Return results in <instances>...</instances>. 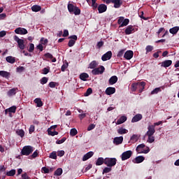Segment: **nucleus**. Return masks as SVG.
Wrapping results in <instances>:
<instances>
[{"label":"nucleus","mask_w":179,"mask_h":179,"mask_svg":"<svg viewBox=\"0 0 179 179\" xmlns=\"http://www.w3.org/2000/svg\"><path fill=\"white\" fill-rule=\"evenodd\" d=\"M68 10L70 13H74L76 16H78L80 14V10L76 6H74L73 3L68 4Z\"/></svg>","instance_id":"nucleus-1"},{"label":"nucleus","mask_w":179,"mask_h":179,"mask_svg":"<svg viewBox=\"0 0 179 179\" xmlns=\"http://www.w3.org/2000/svg\"><path fill=\"white\" fill-rule=\"evenodd\" d=\"M34 151V148L31 145H25L23 147L21 155L22 156H29V155H31L33 152Z\"/></svg>","instance_id":"nucleus-2"},{"label":"nucleus","mask_w":179,"mask_h":179,"mask_svg":"<svg viewBox=\"0 0 179 179\" xmlns=\"http://www.w3.org/2000/svg\"><path fill=\"white\" fill-rule=\"evenodd\" d=\"M105 164L107 167H114L117 164V159L115 158H105Z\"/></svg>","instance_id":"nucleus-3"},{"label":"nucleus","mask_w":179,"mask_h":179,"mask_svg":"<svg viewBox=\"0 0 179 179\" xmlns=\"http://www.w3.org/2000/svg\"><path fill=\"white\" fill-rule=\"evenodd\" d=\"M145 146V145L144 143L138 145L136 148L137 153H149V152H150V149L149 148V147H146V150H143Z\"/></svg>","instance_id":"nucleus-4"},{"label":"nucleus","mask_w":179,"mask_h":179,"mask_svg":"<svg viewBox=\"0 0 179 179\" xmlns=\"http://www.w3.org/2000/svg\"><path fill=\"white\" fill-rule=\"evenodd\" d=\"M106 71V68L104 66H100V67L95 68L92 71V75H103L104 71Z\"/></svg>","instance_id":"nucleus-5"},{"label":"nucleus","mask_w":179,"mask_h":179,"mask_svg":"<svg viewBox=\"0 0 179 179\" xmlns=\"http://www.w3.org/2000/svg\"><path fill=\"white\" fill-rule=\"evenodd\" d=\"M69 38H70V40L69 41L68 46L73 47L76 43V41L78 40V36L76 35H72L70 36Z\"/></svg>","instance_id":"nucleus-6"},{"label":"nucleus","mask_w":179,"mask_h":179,"mask_svg":"<svg viewBox=\"0 0 179 179\" xmlns=\"http://www.w3.org/2000/svg\"><path fill=\"white\" fill-rule=\"evenodd\" d=\"M131 156H132V152L131 150L124 152L121 156L122 162L128 160V159H129Z\"/></svg>","instance_id":"nucleus-7"},{"label":"nucleus","mask_w":179,"mask_h":179,"mask_svg":"<svg viewBox=\"0 0 179 179\" xmlns=\"http://www.w3.org/2000/svg\"><path fill=\"white\" fill-rule=\"evenodd\" d=\"M108 3H114V8H121L122 1L121 0H108Z\"/></svg>","instance_id":"nucleus-8"},{"label":"nucleus","mask_w":179,"mask_h":179,"mask_svg":"<svg viewBox=\"0 0 179 179\" xmlns=\"http://www.w3.org/2000/svg\"><path fill=\"white\" fill-rule=\"evenodd\" d=\"M148 131L146 132L145 135L147 136H153L155 135V132H156V130L155 129V126L150 125L148 127Z\"/></svg>","instance_id":"nucleus-9"},{"label":"nucleus","mask_w":179,"mask_h":179,"mask_svg":"<svg viewBox=\"0 0 179 179\" xmlns=\"http://www.w3.org/2000/svg\"><path fill=\"white\" fill-rule=\"evenodd\" d=\"M15 33H16V34L24 35L27 34L29 31H27V29L25 28L18 27L15 29Z\"/></svg>","instance_id":"nucleus-10"},{"label":"nucleus","mask_w":179,"mask_h":179,"mask_svg":"<svg viewBox=\"0 0 179 179\" xmlns=\"http://www.w3.org/2000/svg\"><path fill=\"white\" fill-rule=\"evenodd\" d=\"M111 57H113V52L108 51L101 57V59L102 61H108V59H111Z\"/></svg>","instance_id":"nucleus-11"},{"label":"nucleus","mask_w":179,"mask_h":179,"mask_svg":"<svg viewBox=\"0 0 179 179\" xmlns=\"http://www.w3.org/2000/svg\"><path fill=\"white\" fill-rule=\"evenodd\" d=\"M133 57L134 51L132 50H127L124 55V58L127 60L132 59Z\"/></svg>","instance_id":"nucleus-12"},{"label":"nucleus","mask_w":179,"mask_h":179,"mask_svg":"<svg viewBox=\"0 0 179 179\" xmlns=\"http://www.w3.org/2000/svg\"><path fill=\"white\" fill-rule=\"evenodd\" d=\"M165 31V32H164ZM161 33H164L163 35H162V38L163 37H166V36H169V31L166 30L164 28V27H161L159 28V29L158 30V31L157 32V34L158 35V37L160 38V34Z\"/></svg>","instance_id":"nucleus-13"},{"label":"nucleus","mask_w":179,"mask_h":179,"mask_svg":"<svg viewBox=\"0 0 179 179\" xmlns=\"http://www.w3.org/2000/svg\"><path fill=\"white\" fill-rule=\"evenodd\" d=\"M99 13H104L107 11V6L104 3L99 4L98 6Z\"/></svg>","instance_id":"nucleus-14"},{"label":"nucleus","mask_w":179,"mask_h":179,"mask_svg":"<svg viewBox=\"0 0 179 179\" xmlns=\"http://www.w3.org/2000/svg\"><path fill=\"white\" fill-rule=\"evenodd\" d=\"M145 86H146V83L142 81L141 83H137V87L139 90V93H142L145 90Z\"/></svg>","instance_id":"nucleus-15"},{"label":"nucleus","mask_w":179,"mask_h":179,"mask_svg":"<svg viewBox=\"0 0 179 179\" xmlns=\"http://www.w3.org/2000/svg\"><path fill=\"white\" fill-rule=\"evenodd\" d=\"M105 93L107 94V96H111V94H114V93H115V87H108L106 88Z\"/></svg>","instance_id":"nucleus-16"},{"label":"nucleus","mask_w":179,"mask_h":179,"mask_svg":"<svg viewBox=\"0 0 179 179\" xmlns=\"http://www.w3.org/2000/svg\"><path fill=\"white\" fill-rule=\"evenodd\" d=\"M123 141H124V137L122 136L115 137L113 139V143L115 145H121V143H122Z\"/></svg>","instance_id":"nucleus-17"},{"label":"nucleus","mask_w":179,"mask_h":179,"mask_svg":"<svg viewBox=\"0 0 179 179\" xmlns=\"http://www.w3.org/2000/svg\"><path fill=\"white\" fill-rule=\"evenodd\" d=\"M93 155H94V152L90 151L87 153H86L83 157V162H86V160H89L90 157H92Z\"/></svg>","instance_id":"nucleus-18"},{"label":"nucleus","mask_w":179,"mask_h":179,"mask_svg":"<svg viewBox=\"0 0 179 179\" xmlns=\"http://www.w3.org/2000/svg\"><path fill=\"white\" fill-rule=\"evenodd\" d=\"M145 160V157L143 156L136 157L134 159H133V163L136 164H139V163H142Z\"/></svg>","instance_id":"nucleus-19"},{"label":"nucleus","mask_w":179,"mask_h":179,"mask_svg":"<svg viewBox=\"0 0 179 179\" xmlns=\"http://www.w3.org/2000/svg\"><path fill=\"white\" fill-rule=\"evenodd\" d=\"M171 64H173V61L165 60L161 63V66L163 68H169V66H171Z\"/></svg>","instance_id":"nucleus-20"},{"label":"nucleus","mask_w":179,"mask_h":179,"mask_svg":"<svg viewBox=\"0 0 179 179\" xmlns=\"http://www.w3.org/2000/svg\"><path fill=\"white\" fill-rule=\"evenodd\" d=\"M0 76L5 78V79H9V78H10V73L5 71H0Z\"/></svg>","instance_id":"nucleus-21"},{"label":"nucleus","mask_w":179,"mask_h":179,"mask_svg":"<svg viewBox=\"0 0 179 179\" xmlns=\"http://www.w3.org/2000/svg\"><path fill=\"white\" fill-rule=\"evenodd\" d=\"M134 30H135L134 27L132 25H129L124 30V33L127 35L132 34V31H134Z\"/></svg>","instance_id":"nucleus-22"},{"label":"nucleus","mask_w":179,"mask_h":179,"mask_svg":"<svg viewBox=\"0 0 179 179\" xmlns=\"http://www.w3.org/2000/svg\"><path fill=\"white\" fill-rule=\"evenodd\" d=\"M142 118V114H136L134 117H133L131 122H138V121H141Z\"/></svg>","instance_id":"nucleus-23"},{"label":"nucleus","mask_w":179,"mask_h":179,"mask_svg":"<svg viewBox=\"0 0 179 179\" xmlns=\"http://www.w3.org/2000/svg\"><path fill=\"white\" fill-rule=\"evenodd\" d=\"M17 45L20 50H24V41L23 39H17Z\"/></svg>","instance_id":"nucleus-24"},{"label":"nucleus","mask_w":179,"mask_h":179,"mask_svg":"<svg viewBox=\"0 0 179 179\" xmlns=\"http://www.w3.org/2000/svg\"><path fill=\"white\" fill-rule=\"evenodd\" d=\"M116 82H118V77L117 76H113L109 79V85H115Z\"/></svg>","instance_id":"nucleus-25"},{"label":"nucleus","mask_w":179,"mask_h":179,"mask_svg":"<svg viewBox=\"0 0 179 179\" xmlns=\"http://www.w3.org/2000/svg\"><path fill=\"white\" fill-rule=\"evenodd\" d=\"M127 121L126 116H121L116 122L117 125H121V124H124Z\"/></svg>","instance_id":"nucleus-26"},{"label":"nucleus","mask_w":179,"mask_h":179,"mask_svg":"<svg viewBox=\"0 0 179 179\" xmlns=\"http://www.w3.org/2000/svg\"><path fill=\"white\" fill-rule=\"evenodd\" d=\"M97 65H99V62H97L96 60H94L90 63L89 68L90 69H95L97 68Z\"/></svg>","instance_id":"nucleus-27"},{"label":"nucleus","mask_w":179,"mask_h":179,"mask_svg":"<svg viewBox=\"0 0 179 179\" xmlns=\"http://www.w3.org/2000/svg\"><path fill=\"white\" fill-rule=\"evenodd\" d=\"M106 159L103 157H99L96 162V166H101L102 164H105Z\"/></svg>","instance_id":"nucleus-28"},{"label":"nucleus","mask_w":179,"mask_h":179,"mask_svg":"<svg viewBox=\"0 0 179 179\" xmlns=\"http://www.w3.org/2000/svg\"><path fill=\"white\" fill-rule=\"evenodd\" d=\"M16 92H17V88H12L7 92V94L10 97L12 96H15V94H16Z\"/></svg>","instance_id":"nucleus-29"},{"label":"nucleus","mask_w":179,"mask_h":179,"mask_svg":"<svg viewBox=\"0 0 179 179\" xmlns=\"http://www.w3.org/2000/svg\"><path fill=\"white\" fill-rule=\"evenodd\" d=\"M88 78H89V74H87V73H83L80 75V79L81 80H83L84 82H86Z\"/></svg>","instance_id":"nucleus-30"},{"label":"nucleus","mask_w":179,"mask_h":179,"mask_svg":"<svg viewBox=\"0 0 179 179\" xmlns=\"http://www.w3.org/2000/svg\"><path fill=\"white\" fill-rule=\"evenodd\" d=\"M6 60L9 63V64H15L16 62V59L12 56H8L6 58Z\"/></svg>","instance_id":"nucleus-31"},{"label":"nucleus","mask_w":179,"mask_h":179,"mask_svg":"<svg viewBox=\"0 0 179 179\" xmlns=\"http://www.w3.org/2000/svg\"><path fill=\"white\" fill-rule=\"evenodd\" d=\"M34 103L36 104V107H43V101L41 99L36 98L34 99Z\"/></svg>","instance_id":"nucleus-32"},{"label":"nucleus","mask_w":179,"mask_h":179,"mask_svg":"<svg viewBox=\"0 0 179 179\" xmlns=\"http://www.w3.org/2000/svg\"><path fill=\"white\" fill-rule=\"evenodd\" d=\"M16 174V169H11L9 171H7L6 176L8 177H13Z\"/></svg>","instance_id":"nucleus-33"},{"label":"nucleus","mask_w":179,"mask_h":179,"mask_svg":"<svg viewBox=\"0 0 179 179\" xmlns=\"http://www.w3.org/2000/svg\"><path fill=\"white\" fill-rule=\"evenodd\" d=\"M178 30L179 27H174L169 29V32L171 33V34H177V33H178Z\"/></svg>","instance_id":"nucleus-34"},{"label":"nucleus","mask_w":179,"mask_h":179,"mask_svg":"<svg viewBox=\"0 0 179 179\" xmlns=\"http://www.w3.org/2000/svg\"><path fill=\"white\" fill-rule=\"evenodd\" d=\"M31 10L33 12H40V10H41V6L38 5H34L31 7Z\"/></svg>","instance_id":"nucleus-35"},{"label":"nucleus","mask_w":179,"mask_h":179,"mask_svg":"<svg viewBox=\"0 0 179 179\" xmlns=\"http://www.w3.org/2000/svg\"><path fill=\"white\" fill-rule=\"evenodd\" d=\"M162 89H164L163 87H157L151 92V94H157V93L162 92Z\"/></svg>","instance_id":"nucleus-36"},{"label":"nucleus","mask_w":179,"mask_h":179,"mask_svg":"<svg viewBox=\"0 0 179 179\" xmlns=\"http://www.w3.org/2000/svg\"><path fill=\"white\" fill-rule=\"evenodd\" d=\"M117 133L120 135H124V134H128V130L122 127L117 130Z\"/></svg>","instance_id":"nucleus-37"},{"label":"nucleus","mask_w":179,"mask_h":179,"mask_svg":"<svg viewBox=\"0 0 179 179\" xmlns=\"http://www.w3.org/2000/svg\"><path fill=\"white\" fill-rule=\"evenodd\" d=\"M63 171L61 168L57 169L55 173L54 176H57V177H59V176H62Z\"/></svg>","instance_id":"nucleus-38"},{"label":"nucleus","mask_w":179,"mask_h":179,"mask_svg":"<svg viewBox=\"0 0 179 179\" xmlns=\"http://www.w3.org/2000/svg\"><path fill=\"white\" fill-rule=\"evenodd\" d=\"M128 24H129V19L126 18L123 20V23H122L119 27H124L128 26Z\"/></svg>","instance_id":"nucleus-39"},{"label":"nucleus","mask_w":179,"mask_h":179,"mask_svg":"<svg viewBox=\"0 0 179 179\" xmlns=\"http://www.w3.org/2000/svg\"><path fill=\"white\" fill-rule=\"evenodd\" d=\"M130 142L131 143H135V142H138V136L136 134H134L130 138Z\"/></svg>","instance_id":"nucleus-40"},{"label":"nucleus","mask_w":179,"mask_h":179,"mask_svg":"<svg viewBox=\"0 0 179 179\" xmlns=\"http://www.w3.org/2000/svg\"><path fill=\"white\" fill-rule=\"evenodd\" d=\"M138 89V83H134L131 84V92H136Z\"/></svg>","instance_id":"nucleus-41"},{"label":"nucleus","mask_w":179,"mask_h":179,"mask_svg":"<svg viewBox=\"0 0 179 179\" xmlns=\"http://www.w3.org/2000/svg\"><path fill=\"white\" fill-rule=\"evenodd\" d=\"M48 135H50L51 136H55V135H58V131H51V129H48Z\"/></svg>","instance_id":"nucleus-42"},{"label":"nucleus","mask_w":179,"mask_h":179,"mask_svg":"<svg viewBox=\"0 0 179 179\" xmlns=\"http://www.w3.org/2000/svg\"><path fill=\"white\" fill-rule=\"evenodd\" d=\"M70 135L71 136H76V135H78V130L75 128L71 129L70 131Z\"/></svg>","instance_id":"nucleus-43"},{"label":"nucleus","mask_w":179,"mask_h":179,"mask_svg":"<svg viewBox=\"0 0 179 179\" xmlns=\"http://www.w3.org/2000/svg\"><path fill=\"white\" fill-rule=\"evenodd\" d=\"M93 93V90L92 88H88L86 91V92L84 94V96L85 97H87L88 96H90Z\"/></svg>","instance_id":"nucleus-44"},{"label":"nucleus","mask_w":179,"mask_h":179,"mask_svg":"<svg viewBox=\"0 0 179 179\" xmlns=\"http://www.w3.org/2000/svg\"><path fill=\"white\" fill-rule=\"evenodd\" d=\"M96 0H92V9L94 10H96V9H97L99 8V4H97V3H96Z\"/></svg>","instance_id":"nucleus-45"},{"label":"nucleus","mask_w":179,"mask_h":179,"mask_svg":"<svg viewBox=\"0 0 179 179\" xmlns=\"http://www.w3.org/2000/svg\"><path fill=\"white\" fill-rule=\"evenodd\" d=\"M16 133H17V135H18L21 138H23V136H24V131H23V129H20L17 131Z\"/></svg>","instance_id":"nucleus-46"},{"label":"nucleus","mask_w":179,"mask_h":179,"mask_svg":"<svg viewBox=\"0 0 179 179\" xmlns=\"http://www.w3.org/2000/svg\"><path fill=\"white\" fill-rule=\"evenodd\" d=\"M50 159H57V152L55 151L52 152L49 156Z\"/></svg>","instance_id":"nucleus-47"},{"label":"nucleus","mask_w":179,"mask_h":179,"mask_svg":"<svg viewBox=\"0 0 179 179\" xmlns=\"http://www.w3.org/2000/svg\"><path fill=\"white\" fill-rule=\"evenodd\" d=\"M148 136V139L147 142H148V143H153V142H155V136Z\"/></svg>","instance_id":"nucleus-48"},{"label":"nucleus","mask_w":179,"mask_h":179,"mask_svg":"<svg viewBox=\"0 0 179 179\" xmlns=\"http://www.w3.org/2000/svg\"><path fill=\"white\" fill-rule=\"evenodd\" d=\"M8 113H13L15 114L16 113V106H13L8 108Z\"/></svg>","instance_id":"nucleus-49"},{"label":"nucleus","mask_w":179,"mask_h":179,"mask_svg":"<svg viewBox=\"0 0 179 179\" xmlns=\"http://www.w3.org/2000/svg\"><path fill=\"white\" fill-rule=\"evenodd\" d=\"M65 141H66V137H63L62 139L57 140L56 141V143L57 145H61L62 143H64V142H65Z\"/></svg>","instance_id":"nucleus-50"},{"label":"nucleus","mask_w":179,"mask_h":179,"mask_svg":"<svg viewBox=\"0 0 179 179\" xmlns=\"http://www.w3.org/2000/svg\"><path fill=\"white\" fill-rule=\"evenodd\" d=\"M42 173H44V174H49L50 173V169L45 167V166H43L42 168Z\"/></svg>","instance_id":"nucleus-51"},{"label":"nucleus","mask_w":179,"mask_h":179,"mask_svg":"<svg viewBox=\"0 0 179 179\" xmlns=\"http://www.w3.org/2000/svg\"><path fill=\"white\" fill-rule=\"evenodd\" d=\"M47 82H48V78H47V77H43L41 80V85H45V83H47Z\"/></svg>","instance_id":"nucleus-52"},{"label":"nucleus","mask_w":179,"mask_h":179,"mask_svg":"<svg viewBox=\"0 0 179 179\" xmlns=\"http://www.w3.org/2000/svg\"><path fill=\"white\" fill-rule=\"evenodd\" d=\"M124 52H125V49H122L120 51L118 52L117 57L118 58H121V57H122V55H124Z\"/></svg>","instance_id":"nucleus-53"},{"label":"nucleus","mask_w":179,"mask_h":179,"mask_svg":"<svg viewBox=\"0 0 179 179\" xmlns=\"http://www.w3.org/2000/svg\"><path fill=\"white\" fill-rule=\"evenodd\" d=\"M146 52H150L153 51V46L152 45H147L145 48Z\"/></svg>","instance_id":"nucleus-54"},{"label":"nucleus","mask_w":179,"mask_h":179,"mask_svg":"<svg viewBox=\"0 0 179 179\" xmlns=\"http://www.w3.org/2000/svg\"><path fill=\"white\" fill-rule=\"evenodd\" d=\"M29 52H33L34 51V44L30 43L28 49Z\"/></svg>","instance_id":"nucleus-55"},{"label":"nucleus","mask_w":179,"mask_h":179,"mask_svg":"<svg viewBox=\"0 0 179 179\" xmlns=\"http://www.w3.org/2000/svg\"><path fill=\"white\" fill-rule=\"evenodd\" d=\"M37 156H38V150H35L33 154L31 155V157H32V159H36V157H37Z\"/></svg>","instance_id":"nucleus-56"},{"label":"nucleus","mask_w":179,"mask_h":179,"mask_svg":"<svg viewBox=\"0 0 179 179\" xmlns=\"http://www.w3.org/2000/svg\"><path fill=\"white\" fill-rule=\"evenodd\" d=\"M110 171H111V168H108V167H105L103 170V174H106L107 173H110Z\"/></svg>","instance_id":"nucleus-57"},{"label":"nucleus","mask_w":179,"mask_h":179,"mask_svg":"<svg viewBox=\"0 0 179 179\" xmlns=\"http://www.w3.org/2000/svg\"><path fill=\"white\" fill-rule=\"evenodd\" d=\"M87 115V113H80L78 115V118H80V120H83V118H86Z\"/></svg>","instance_id":"nucleus-58"},{"label":"nucleus","mask_w":179,"mask_h":179,"mask_svg":"<svg viewBox=\"0 0 179 179\" xmlns=\"http://www.w3.org/2000/svg\"><path fill=\"white\" fill-rule=\"evenodd\" d=\"M96 128V124H91L89 125L87 127V131H92V129H94Z\"/></svg>","instance_id":"nucleus-59"},{"label":"nucleus","mask_w":179,"mask_h":179,"mask_svg":"<svg viewBox=\"0 0 179 179\" xmlns=\"http://www.w3.org/2000/svg\"><path fill=\"white\" fill-rule=\"evenodd\" d=\"M41 44H43L44 45H45V44H48V39H45L44 38H41Z\"/></svg>","instance_id":"nucleus-60"},{"label":"nucleus","mask_w":179,"mask_h":179,"mask_svg":"<svg viewBox=\"0 0 179 179\" xmlns=\"http://www.w3.org/2000/svg\"><path fill=\"white\" fill-rule=\"evenodd\" d=\"M64 155H65V151L64 150H60L57 152V156H59V157H62Z\"/></svg>","instance_id":"nucleus-61"},{"label":"nucleus","mask_w":179,"mask_h":179,"mask_svg":"<svg viewBox=\"0 0 179 179\" xmlns=\"http://www.w3.org/2000/svg\"><path fill=\"white\" fill-rule=\"evenodd\" d=\"M57 86V83L55 82H50L49 83V87H51L52 89H54Z\"/></svg>","instance_id":"nucleus-62"},{"label":"nucleus","mask_w":179,"mask_h":179,"mask_svg":"<svg viewBox=\"0 0 179 179\" xmlns=\"http://www.w3.org/2000/svg\"><path fill=\"white\" fill-rule=\"evenodd\" d=\"M24 71V66H19L17 68V72L22 73Z\"/></svg>","instance_id":"nucleus-63"},{"label":"nucleus","mask_w":179,"mask_h":179,"mask_svg":"<svg viewBox=\"0 0 179 179\" xmlns=\"http://www.w3.org/2000/svg\"><path fill=\"white\" fill-rule=\"evenodd\" d=\"M22 179H30L29 176L27 175V173H24L22 175Z\"/></svg>","instance_id":"nucleus-64"}]
</instances>
